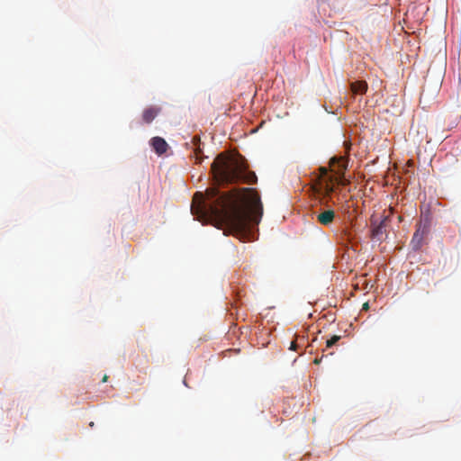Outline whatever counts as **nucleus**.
Masks as SVG:
<instances>
[{"label":"nucleus","instance_id":"ddd939ff","mask_svg":"<svg viewBox=\"0 0 461 461\" xmlns=\"http://www.w3.org/2000/svg\"><path fill=\"white\" fill-rule=\"evenodd\" d=\"M107 380H108V376L106 375H104L103 379H102V382L105 383V382H107Z\"/></svg>","mask_w":461,"mask_h":461},{"label":"nucleus","instance_id":"20e7f679","mask_svg":"<svg viewBox=\"0 0 461 461\" xmlns=\"http://www.w3.org/2000/svg\"><path fill=\"white\" fill-rule=\"evenodd\" d=\"M429 231V226L428 223L419 222L417 229L411 240V246L412 249L419 250L424 244L426 236Z\"/></svg>","mask_w":461,"mask_h":461},{"label":"nucleus","instance_id":"f257e3e1","mask_svg":"<svg viewBox=\"0 0 461 461\" xmlns=\"http://www.w3.org/2000/svg\"><path fill=\"white\" fill-rule=\"evenodd\" d=\"M191 211L200 220H207L225 235L231 234L241 240L250 235L249 224H258L263 205L254 188L233 189L221 192L217 186L197 192L194 195Z\"/></svg>","mask_w":461,"mask_h":461},{"label":"nucleus","instance_id":"6e6552de","mask_svg":"<svg viewBox=\"0 0 461 461\" xmlns=\"http://www.w3.org/2000/svg\"><path fill=\"white\" fill-rule=\"evenodd\" d=\"M159 113V108L149 107L143 111L142 120L145 123H150Z\"/></svg>","mask_w":461,"mask_h":461},{"label":"nucleus","instance_id":"2eb2a0df","mask_svg":"<svg viewBox=\"0 0 461 461\" xmlns=\"http://www.w3.org/2000/svg\"><path fill=\"white\" fill-rule=\"evenodd\" d=\"M321 359H318V358H316V359L314 360V363H315V364H319V363L321 362Z\"/></svg>","mask_w":461,"mask_h":461},{"label":"nucleus","instance_id":"0eeeda50","mask_svg":"<svg viewBox=\"0 0 461 461\" xmlns=\"http://www.w3.org/2000/svg\"><path fill=\"white\" fill-rule=\"evenodd\" d=\"M150 145L158 155L166 153L168 148L167 141L161 137H153L150 140Z\"/></svg>","mask_w":461,"mask_h":461},{"label":"nucleus","instance_id":"9b49d317","mask_svg":"<svg viewBox=\"0 0 461 461\" xmlns=\"http://www.w3.org/2000/svg\"><path fill=\"white\" fill-rule=\"evenodd\" d=\"M340 338L341 337L339 335H333L330 339L327 340L326 347L327 348L332 347L340 339Z\"/></svg>","mask_w":461,"mask_h":461},{"label":"nucleus","instance_id":"f03ea898","mask_svg":"<svg viewBox=\"0 0 461 461\" xmlns=\"http://www.w3.org/2000/svg\"><path fill=\"white\" fill-rule=\"evenodd\" d=\"M211 171L214 181L219 185L238 182L253 185L258 181L255 172L249 169V165L243 157L230 158L224 153H220L213 160Z\"/></svg>","mask_w":461,"mask_h":461},{"label":"nucleus","instance_id":"1a4fd4ad","mask_svg":"<svg viewBox=\"0 0 461 461\" xmlns=\"http://www.w3.org/2000/svg\"><path fill=\"white\" fill-rule=\"evenodd\" d=\"M350 90L354 95H364L367 90L366 81H356L350 84Z\"/></svg>","mask_w":461,"mask_h":461},{"label":"nucleus","instance_id":"7ed1b4c3","mask_svg":"<svg viewBox=\"0 0 461 461\" xmlns=\"http://www.w3.org/2000/svg\"><path fill=\"white\" fill-rule=\"evenodd\" d=\"M329 168H319V185L324 197L328 198L335 192V184L346 185L348 181L345 178V171L348 167L346 157H333L330 160Z\"/></svg>","mask_w":461,"mask_h":461},{"label":"nucleus","instance_id":"4468645a","mask_svg":"<svg viewBox=\"0 0 461 461\" xmlns=\"http://www.w3.org/2000/svg\"><path fill=\"white\" fill-rule=\"evenodd\" d=\"M363 308L364 309H367L368 308V303H364Z\"/></svg>","mask_w":461,"mask_h":461},{"label":"nucleus","instance_id":"39448f33","mask_svg":"<svg viewBox=\"0 0 461 461\" xmlns=\"http://www.w3.org/2000/svg\"><path fill=\"white\" fill-rule=\"evenodd\" d=\"M317 221L325 227L330 226L336 219L335 211L332 208H320L314 212Z\"/></svg>","mask_w":461,"mask_h":461},{"label":"nucleus","instance_id":"9d476101","mask_svg":"<svg viewBox=\"0 0 461 461\" xmlns=\"http://www.w3.org/2000/svg\"><path fill=\"white\" fill-rule=\"evenodd\" d=\"M201 139L198 135H195L192 138V144L194 148V155L196 157L197 163H201L202 158L200 155L203 153V150L200 147Z\"/></svg>","mask_w":461,"mask_h":461},{"label":"nucleus","instance_id":"423d86ee","mask_svg":"<svg viewBox=\"0 0 461 461\" xmlns=\"http://www.w3.org/2000/svg\"><path fill=\"white\" fill-rule=\"evenodd\" d=\"M386 220L387 218H384L380 221L372 218L371 219V237L373 240H376L378 241H382L384 240V236L386 234Z\"/></svg>","mask_w":461,"mask_h":461},{"label":"nucleus","instance_id":"f8f14e48","mask_svg":"<svg viewBox=\"0 0 461 461\" xmlns=\"http://www.w3.org/2000/svg\"><path fill=\"white\" fill-rule=\"evenodd\" d=\"M291 350H296L297 348V342L296 340L295 341H292L291 342V345H290V348H289Z\"/></svg>","mask_w":461,"mask_h":461}]
</instances>
